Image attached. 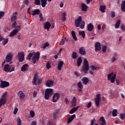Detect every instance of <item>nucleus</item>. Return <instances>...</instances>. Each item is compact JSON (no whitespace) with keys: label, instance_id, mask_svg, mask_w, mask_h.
<instances>
[{"label":"nucleus","instance_id":"26","mask_svg":"<svg viewBox=\"0 0 125 125\" xmlns=\"http://www.w3.org/2000/svg\"><path fill=\"white\" fill-rule=\"evenodd\" d=\"M80 107V106H77V107H76L71 108V109H70V110L69 111V114H73L78 110V109H79Z\"/></svg>","mask_w":125,"mask_h":125},{"label":"nucleus","instance_id":"54","mask_svg":"<svg viewBox=\"0 0 125 125\" xmlns=\"http://www.w3.org/2000/svg\"><path fill=\"white\" fill-rule=\"evenodd\" d=\"M90 69L92 70H95L97 69V67L94 66V65H91Z\"/></svg>","mask_w":125,"mask_h":125},{"label":"nucleus","instance_id":"63","mask_svg":"<svg viewBox=\"0 0 125 125\" xmlns=\"http://www.w3.org/2000/svg\"><path fill=\"white\" fill-rule=\"evenodd\" d=\"M89 73H90V75L93 76L94 75V72H93L92 70H90L89 71Z\"/></svg>","mask_w":125,"mask_h":125},{"label":"nucleus","instance_id":"17","mask_svg":"<svg viewBox=\"0 0 125 125\" xmlns=\"http://www.w3.org/2000/svg\"><path fill=\"white\" fill-rule=\"evenodd\" d=\"M54 82L53 81L48 80L47 81H46V86L47 87H51L52 86H53Z\"/></svg>","mask_w":125,"mask_h":125},{"label":"nucleus","instance_id":"20","mask_svg":"<svg viewBox=\"0 0 125 125\" xmlns=\"http://www.w3.org/2000/svg\"><path fill=\"white\" fill-rule=\"evenodd\" d=\"M79 54L82 56L86 54V52H85V49L84 47H80V49H79Z\"/></svg>","mask_w":125,"mask_h":125},{"label":"nucleus","instance_id":"53","mask_svg":"<svg viewBox=\"0 0 125 125\" xmlns=\"http://www.w3.org/2000/svg\"><path fill=\"white\" fill-rule=\"evenodd\" d=\"M106 51V46L104 45L103 46L102 51L103 52L105 53Z\"/></svg>","mask_w":125,"mask_h":125},{"label":"nucleus","instance_id":"8","mask_svg":"<svg viewBox=\"0 0 125 125\" xmlns=\"http://www.w3.org/2000/svg\"><path fill=\"white\" fill-rule=\"evenodd\" d=\"M7 95V92H5L3 93V95L1 96V98H0V107H1L2 105H4L6 103V99L5 97Z\"/></svg>","mask_w":125,"mask_h":125},{"label":"nucleus","instance_id":"40","mask_svg":"<svg viewBox=\"0 0 125 125\" xmlns=\"http://www.w3.org/2000/svg\"><path fill=\"white\" fill-rule=\"evenodd\" d=\"M50 68H51L50 63L49 62H47V63H46V68L49 69Z\"/></svg>","mask_w":125,"mask_h":125},{"label":"nucleus","instance_id":"18","mask_svg":"<svg viewBox=\"0 0 125 125\" xmlns=\"http://www.w3.org/2000/svg\"><path fill=\"white\" fill-rule=\"evenodd\" d=\"M101 50V47L100 46V43L97 42L95 43V52L99 51Z\"/></svg>","mask_w":125,"mask_h":125},{"label":"nucleus","instance_id":"16","mask_svg":"<svg viewBox=\"0 0 125 125\" xmlns=\"http://www.w3.org/2000/svg\"><path fill=\"white\" fill-rule=\"evenodd\" d=\"M17 96H18V97H20V99L21 100H23V99H24L25 95L22 91H18V92L17 93Z\"/></svg>","mask_w":125,"mask_h":125},{"label":"nucleus","instance_id":"10","mask_svg":"<svg viewBox=\"0 0 125 125\" xmlns=\"http://www.w3.org/2000/svg\"><path fill=\"white\" fill-rule=\"evenodd\" d=\"M30 7H29V8H28V10H27V13L28 14H31L32 16H34L35 15H41L40 13V9H36L33 11H32V13H31V12H30Z\"/></svg>","mask_w":125,"mask_h":125},{"label":"nucleus","instance_id":"23","mask_svg":"<svg viewBox=\"0 0 125 125\" xmlns=\"http://www.w3.org/2000/svg\"><path fill=\"white\" fill-rule=\"evenodd\" d=\"M81 81L82 82V83H83V85H86L87 83H88V78L84 77L81 79Z\"/></svg>","mask_w":125,"mask_h":125},{"label":"nucleus","instance_id":"7","mask_svg":"<svg viewBox=\"0 0 125 125\" xmlns=\"http://www.w3.org/2000/svg\"><path fill=\"white\" fill-rule=\"evenodd\" d=\"M53 90L52 88H47L45 90V100H48L50 98V96L52 95Z\"/></svg>","mask_w":125,"mask_h":125},{"label":"nucleus","instance_id":"43","mask_svg":"<svg viewBox=\"0 0 125 125\" xmlns=\"http://www.w3.org/2000/svg\"><path fill=\"white\" fill-rule=\"evenodd\" d=\"M17 125H21V118H17Z\"/></svg>","mask_w":125,"mask_h":125},{"label":"nucleus","instance_id":"19","mask_svg":"<svg viewBox=\"0 0 125 125\" xmlns=\"http://www.w3.org/2000/svg\"><path fill=\"white\" fill-rule=\"evenodd\" d=\"M63 61H60L59 62H58V66L57 67V69H58V71H60L62 70V67L63 66Z\"/></svg>","mask_w":125,"mask_h":125},{"label":"nucleus","instance_id":"3","mask_svg":"<svg viewBox=\"0 0 125 125\" xmlns=\"http://www.w3.org/2000/svg\"><path fill=\"white\" fill-rule=\"evenodd\" d=\"M116 78V74L113 72L108 74V81H110V82L112 83H113L114 82H116V84L120 85V81H119L118 80H115Z\"/></svg>","mask_w":125,"mask_h":125},{"label":"nucleus","instance_id":"42","mask_svg":"<svg viewBox=\"0 0 125 125\" xmlns=\"http://www.w3.org/2000/svg\"><path fill=\"white\" fill-rule=\"evenodd\" d=\"M65 16H66V13L65 12L62 13V21H66Z\"/></svg>","mask_w":125,"mask_h":125},{"label":"nucleus","instance_id":"51","mask_svg":"<svg viewBox=\"0 0 125 125\" xmlns=\"http://www.w3.org/2000/svg\"><path fill=\"white\" fill-rule=\"evenodd\" d=\"M111 18H114L115 17V13L114 12H111Z\"/></svg>","mask_w":125,"mask_h":125},{"label":"nucleus","instance_id":"34","mask_svg":"<svg viewBox=\"0 0 125 125\" xmlns=\"http://www.w3.org/2000/svg\"><path fill=\"white\" fill-rule=\"evenodd\" d=\"M105 10V6H100L99 7V11L100 12H102V13H104Z\"/></svg>","mask_w":125,"mask_h":125},{"label":"nucleus","instance_id":"37","mask_svg":"<svg viewBox=\"0 0 125 125\" xmlns=\"http://www.w3.org/2000/svg\"><path fill=\"white\" fill-rule=\"evenodd\" d=\"M77 52H73V53L71 54V58H73V59H77Z\"/></svg>","mask_w":125,"mask_h":125},{"label":"nucleus","instance_id":"57","mask_svg":"<svg viewBox=\"0 0 125 125\" xmlns=\"http://www.w3.org/2000/svg\"><path fill=\"white\" fill-rule=\"evenodd\" d=\"M121 29H122V30L123 31V32H125V25H122L121 26Z\"/></svg>","mask_w":125,"mask_h":125},{"label":"nucleus","instance_id":"35","mask_svg":"<svg viewBox=\"0 0 125 125\" xmlns=\"http://www.w3.org/2000/svg\"><path fill=\"white\" fill-rule=\"evenodd\" d=\"M79 35H81L82 38L84 39L85 38V33L84 31H79Z\"/></svg>","mask_w":125,"mask_h":125},{"label":"nucleus","instance_id":"46","mask_svg":"<svg viewBox=\"0 0 125 125\" xmlns=\"http://www.w3.org/2000/svg\"><path fill=\"white\" fill-rule=\"evenodd\" d=\"M34 112L33 110L30 111V116H31V118L34 117Z\"/></svg>","mask_w":125,"mask_h":125},{"label":"nucleus","instance_id":"44","mask_svg":"<svg viewBox=\"0 0 125 125\" xmlns=\"http://www.w3.org/2000/svg\"><path fill=\"white\" fill-rule=\"evenodd\" d=\"M2 41H3V42H2V45H5V44L7 43V42H9L8 39H4V40H2Z\"/></svg>","mask_w":125,"mask_h":125},{"label":"nucleus","instance_id":"15","mask_svg":"<svg viewBox=\"0 0 125 125\" xmlns=\"http://www.w3.org/2000/svg\"><path fill=\"white\" fill-rule=\"evenodd\" d=\"M95 104L96 105V106L98 107L99 106V102H100V95H96V98H95Z\"/></svg>","mask_w":125,"mask_h":125},{"label":"nucleus","instance_id":"36","mask_svg":"<svg viewBox=\"0 0 125 125\" xmlns=\"http://www.w3.org/2000/svg\"><path fill=\"white\" fill-rule=\"evenodd\" d=\"M76 98H75V97H74V98H73V99L71 100V104L73 105V106H76Z\"/></svg>","mask_w":125,"mask_h":125},{"label":"nucleus","instance_id":"24","mask_svg":"<svg viewBox=\"0 0 125 125\" xmlns=\"http://www.w3.org/2000/svg\"><path fill=\"white\" fill-rule=\"evenodd\" d=\"M86 29L87 31L91 32L93 30V29H94V26L92 23H89L86 25Z\"/></svg>","mask_w":125,"mask_h":125},{"label":"nucleus","instance_id":"28","mask_svg":"<svg viewBox=\"0 0 125 125\" xmlns=\"http://www.w3.org/2000/svg\"><path fill=\"white\" fill-rule=\"evenodd\" d=\"M51 26V24L49 22H46L45 23V25H44V29H49L50 28V26Z\"/></svg>","mask_w":125,"mask_h":125},{"label":"nucleus","instance_id":"64","mask_svg":"<svg viewBox=\"0 0 125 125\" xmlns=\"http://www.w3.org/2000/svg\"><path fill=\"white\" fill-rule=\"evenodd\" d=\"M47 125H53V124H52V123L51 122H49L47 124Z\"/></svg>","mask_w":125,"mask_h":125},{"label":"nucleus","instance_id":"33","mask_svg":"<svg viewBox=\"0 0 125 125\" xmlns=\"http://www.w3.org/2000/svg\"><path fill=\"white\" fill-rule=\"evenodd\" d=\"M70 34L71 35V36L73 37V39L75 41H77V37H76V33H75V31H71Z\"/></svg>","mask_w":125,"mask_h":125},{"label":"nucleus","instance_id":"2","mask_svg":"<svg viewBox=\"0 0 125 125\" xmlns=\"http://www.w3.org/2000/svg\"><path fill=\"white\" fill-rule=\"evenodd\" d=\"M31 58H32V62L33 64H35V63H36V61L40 59V52H37L34 54L32 53H29L27 57V60H30Z\"/></svg>","mask_w":125,"mask_h":125},{"label":"nucleus","instance_id":"12","mask_svg":"<svg viewBox=\"0 0 125 125\" xmlns=\"http://www.w3.org/2000/svg\"><path fill=\"white\" fill-rule=\"evenodd\" d=\"M1 83H0V88H4L7 87V86H9L10 85V83L6 81H1Z\"/></svg>","mask_w":125,"mask_h":125},{"label":"nucleus","instance_id":"55","mask_svg":"<svg viewBox=\"0 0 125 125\" xmlns=\"http://www.w3.org/2000/svg\"><path fill=\"white\" fill-rule=\"evenodd\" d=\"M94 122H95V119H93V120L91 121V124L90 125H98V124H94Z\"/></svg>","mask_w":125,"mask_h":125},{"label":"nucleus","instance_id":"14","mask_svg":"<svg viewBox=\"0 0 125 125\" xmlns=\"http://www.w3.org/2000/svg\"><path fill=\"white\" fill-rule=\"evenodd\" d=\"M13 57V54L12 53H9V54L7 55V57H5V62H10L12 61V58Z\"/></svg>","mask_w":125,"mask_h":125},{"label":"nucleus","instance_id":"52","mask_svg":"<svg viewBox=\"0 0 125 125\" xmlns=\"http://www.w3.org/2000/svg\"><path fill=\"white\" fill-rule=\"evenodd\" d=\"M49 46V44H48V43L46 42L45 43V44H44V45H43V47H42V48H44L45 49L46 47H48Z\"/></svg>","mask_w":125,"mask_h":125},{"label":"nucleus","instance_id":"41","mask_svg":"<svg viewBox=\"0 0 125 125\" xmlns=\"http://www.w3.org/2000/svg\"><path fill=\"white\" fill-rule=\"evenodd\" d=\"M119 117L121 120H123L125 118V114H124V113H121L120 114Z\"/></svg>","mask_w":125,"mask_h":125},{"label":"nucleus","instance_id":"61","mask_svg":"<svg viewBox=\"0 0 125 125\" xmlns=\"http://www.w3.org/2000/svg\"><path fill=\"white\" fill-rule=\"evenodd\" d=\"M91 0H85V3L86 4H89V2H90Z\"/></svg>","mask_w":125,"mask_h":125},{"label":"nucleus","instance_id":"59","mask_svg":"<svg viewBox=\"0 0 125 125\" xmlns=\"http://www.w3.org/2000/svg\"><path fill=\"white\" fill-rule=\"evenodd\" d=\"M24 4H26V5H28V4H29V0H24Z\"/></svg>","mask_w":125,"mask_h":125},{"label":"nucleus","instance_id":"21","mask_svg":"<svg viewBox=\"0 0 125 125\" xmlns=\"http://www.w3.org/2000/svg\"><path fill=\"white\" fill-rule=\"evenodd\" d=\"M28 66L29 65L27 63L22 65L21 68V72H26L28 70Z\"/></svg>","mask_w":125,"mask_h":125},{"label":"nucleus","instance_id":"50","mask_svg":"<svg viewBox=\"0 0 125 125\" xmlns=\"http://www.w3.org/2000/svg\"><path fill=\"white\" fill-rule=\"evenodd\" d=\"M115 61H116V58H115V57L114 56L112 57V58L111 59V62H112V63L114 62Z\"/></svg>","mask_w":125,"mask_h":125},{"label":"nucleus","instance_id":"13","mask_svg":"<svg viewBox=\"0 0 125 125\" xmlns=\"http://www.w3.org/2000/svg\"><path fill=\"white\" fill-rule=\"evenodd\" d=\"M60 99V94L59 93H56L53 94L52 96V103H56L58 101V100Z\"/></svg>","mask_w":125,"mask_h":125},{"label":"nucleus","instance_id":"1","mask_svg":"<svg viewBox=\"0 0 125 125\" xmlns=\"http://www.w3.org/2000/svg\"><path fill=\"white\" fill-rule=\"evenodd\" d=\"M17 16V12H15L12 14V16L11 17V22L13 23H12V28H15V29L13 30V31L10 33V37H14L17 35L19 31H21V25H16V24H17L16 22Z\"/></svg>","mask_w":125,"mask_h":125},{"label":"nucleus","instance_id":"22","mask_svg":"<svg viewBox=\"0 0 125 125\" xmlns=\"http://www.w3.org/2000/svg\"><path fill=\"white\" fill-rule=\"evenodd\" d=\"M80 7H81V11L83 12H85L87 10V6L84 3H81Z\"/></svg>","mask_w":125,"mask_h":125},{"label":"nucleus","instance_id":"31","mask_svg":"<svg viewBox=\"0 0 125 125\" xmlns=\"http://www.w3.org/2000/svg\"><path fill=\"white\" fill-rule=\"evenodd\" d=\"M82 62V60L81 59V57L78 58V59L77 60V66L80 67Z\"/></svg>","mask_w":125,"mask_h":125},{"label":"nucleus","instance_id":"25","mask_svg":"<svg viewBox=\"0 0 125 125\" xmlns=\"http://www.w3.org/2000/svg\"><path fill=\"white\" fill-rule=\"evenodd\" d=\"M58 115H59V111H58V110L53 111V113L52 114V118L53 120H56L57 118H58Z\"/></svg>","mask_w":125,"mask_h":125},{"label":"nucleus","instance_id":"27","mask_svg":"<svg viewBox=\"0 0 125 125\" xmlns=\"http://www.w3.org/2000/svg\"><path fill=\"white\" fill-rule=\"evenodd\" d=\"M76 118V115L73 114V115L70 116V117L67 119V124H70L73 120L74 118Z\"/></svg>","mask_w":125,"mask_h":125},{"label":"nucleus","instance_id":"49","mask_svg":"<svg viewBox=\"0 0 125 125\" xmlns=\"http://www.w3.org/2000/svg\"><path fill=\"white\" fill-rule=\"evenodd\" d=\"M66 38L62 39V40H61V42H60V45H63L64 44V40H65Z\"/></svg>","mask_w":125,"mask_h":125},{"label":"nucleus","instance_id":"48","mask_svg":"<svg viewBox=\"0 0 125 125\" xmlns=\"http://www.w3.org/2000/svg\"><path fill=\"white\" fill-rule=\"evenodd\" d=\"M4 16V12L3 11L0 12V19H1Z\"/></svg>","mask_w":125,"mask_h":125},{"label":"nucleus","instance_id":"39","mask_svg":"<svg viewBox=\"0 0 125 125\" xmlns=\"http://www.w3.org/2000/svg\"><path fill=\"white\" fill-rule=\"evenodd\" d=\"M83 83H81V82H78V83L77 84V85L78 86V88H83Z\"/></svg>","mask_w":125,"mask_h":125},{"label":"nucleus","instance_id":"29","mask_svg":"<svg viewBox=\"0 0 125 125\" xmlns=\"http://www.w3.org/2000/svg\"><path fill=\"white\" fill-rule=\"evenodd\" d=\"M121 10L122 11L125 12V0L122 1Z\"/></svg>","mask_w":125,"mask_h":125},{"label":"nucleus","instance_id":"38","mask_svg":"<svg viewBox=\"0 0 125 125\" xmlns=\"http://www.w3.org/2000/svg\"><path fill=\"white\" fill-rule=\"evenodd\" d=\"M117 110L116 109H114L112 111V116L116 117L117 116Z\"/></svg>","mask_w":125,"mask_h":125},{"label":"nucleus","instance_id":"45","mask_svg":"<svg viewBox=\"0 0 125 125\" xmlns=\"http://www.w3.org/2000/svg\"><path fill=\"white\" fill-rule=\"evenodd\" d=\"M36 75H34V77H33V81H32V83L33 84L36 85Z\"/></svg>","mask_w":125,"mask_h":125},{"label":"nucleus","instance_id":"56","mask_svg":"<svg viewBox=\"0 0 125 125\" xmlns=\"http://www.w3.org/2000/svg\"><path fill=\"white\" fill-rule=\"evenodd\" d=\"M64 102L66 104H68L69 103V102L68 101L67 98H65V99L64 100Z\"/></svg>","mask_w":125,"mask_h":125},{"label":"nucleus","instance_id":"11","mask_svg":"<svg viewBox=\"0 0 125 125\" xmlns=\"http://www.w3.org/2000/svg\"><path fill=\"white\" fill-rule=\"evenodd\" d=\"M17 57L18 58V61L22 62L24 60V55L23 52H20L17 53Z\"/></svg>","mask_w":125,"mask_h":125},{"label":"nucleus","instance_id":"30","mask_svg":"<svg viewBox=\"0 0 125 125\" xmlns=\"http://www.w3.org/2000/svg\"><path fill=\"white\" fill-rule=\"evenodd\" d=\"M99 121L102 122V123L100 124V125H105V120L104 117H101Z\"/></svg>","mask_w":125,"mask_h":125},{"label":"nucleus","instance_id":"9","mask_svg":"<svg viewBox=\"0 0 125 125\" xmlns=\"http://www.w3.org/2000/svg\"><path fill=\"white\" fill-rule=\"evenodd\" d=\"M15 70V67H13L11 68V66L9 64H5L4 65L3 70L4 72H13Z\"/></svg>","mask_w":125,"mask_h":125},{"label":"nucleus","instance_id":"58","mask_svg":"<svg viewBox=\"0 0 125 125\" xmlns=\"http://www.w3.org/2000/svg\"><path fill=\"white\" fill-rule=\"evenodd\" d=\"M18 111V108H15V109H14V112H13V113H14V115H16Z\"/></svg>","mask_w":125,"mask_h":125},{"label":"nucleus","instance_id":"4","mask_svg":"<svg viewBox=\"0 0 125 125\" xmlns=\"http://www.w3.org/2000/svg\"><path fill=\"white\" fill-rule=\"evenodd\" d=\"M82 21V18L81 16H79L78 18H77L75 21V26L77 27H80V29H83L84 28L85 23L84 21L83 22L82 24H80L81 21Z\"/></svg>","mask_w":125,"mask_h":125},{"label":"nucleus","instance_id":"6","mask_svg":"<svg viewBox=\"0 0 125 125\" xmlns=\"http://www.w3.org/2000/svg\"><path fill=\"white\" fill-rule=\"evenodd\" d=\"M47 1L48 0H35L34 4L36 5H41L42 7L45 8V7H46V5H47Z\"/></svg>","mask_w":125,"mask_h":125},{"label":"nucleus","instance_id":"62","mask_svg":"<svg viewBox=\"0 0 125 125\" xmlns=\"http://www.w3.org/2000/svg\"><path fill=\"white\" fill-rule=\"evenodd\" d=\"M91 102L88 103V104H87V105H86V107H87V108L90 107H91Z\"/></svg>","mask_w":125,"mask_h":125},{"label":"nucleus","instance_id":"47","mask_svg":"<svg viewBox=\"0 0 125 125\" xmlns=\"http://www.w3.org/2000/svg\"><path fill=\"white\" fill-rule=\"evenodd\" d=\"M37 95H38V92H37L36 91H34L33 94V98H35Z\"/></svg>","mask_w":125,"mask_h":125},{"label":"nucleus","instance_id":"60","mask_svg":"<svg viewBox=\"0 0 125 125\" xmlns=\"http://www.w3.org/2000/svg\"><path fill=\"white\" fill-rule=\"evenodd\" d=\"M30 125H36V121H32Z\"/></svg>","mask_w":125,"mask_h":125},{"label":"nucleus","instance_id":"32","mask_svg":"<svg viewBox=\"0 0 125 125\" xmlns=\"http://www.w3.org/2000/svg\"><path fill=\"white\" fill-rule=\"evenodd\" d=\"M121 25V20H118L116 21V23L115 25V29H118L119 27H120V25Z\"/></svg>","mask_w":125,"mask_h":125},{"label":"nucleus","instance_id":"5","mask_svg":"<svg viewBox=\"0 0 125 125\" xmlns=\"http://www.w3.org/2000/svg\"><path fill=\"white\" fill-rule=\"evenodd\" d=\"M82 71L84 72V74L87 73V71L89 69V66L88 65V62L86 60V59H84L83 60V66L81 68Z\"/></svg>","mask_w":125,"mask_h":125}]
</instances>
